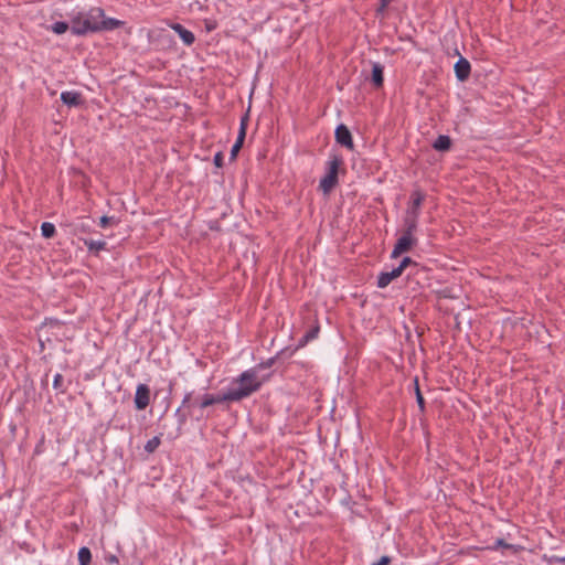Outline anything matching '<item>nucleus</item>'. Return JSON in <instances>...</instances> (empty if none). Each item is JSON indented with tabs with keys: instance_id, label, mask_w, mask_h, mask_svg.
<instances>
[{
	"instance_id": "13",
	"label": "nucleus",
	"mask_w": 565,
	"mask_h": 565,
	"mask_svg": "<svg viewBox=\"0 0 565 565\" xmlns=\"http://www.w3.org/2000/svg\"><path fill=\"white\" fill-rule=\"evenodd\" d=\"M384 67L380 63H372V83L375 88H380L383 86L384 76H383Z\"/></svg>"
},
{
	"instance_id": "7",
	"label": "nucleus",
	"mask_w": 565,
	"mask_h": 565,
	"mask_svg": "<svg viewBox=\"0 0 565 565\" xmlns=\"http://www.w3.org/2000/svg\"><path fill=\"white\" fill-rule=\"evenodd\" d=\"M471 72L470 63L467 58L460 57L455 64V74L458 81L465 82L469 78Z\"/></svg>"
},
{
	"instance_id": "15",
	"label": "nucleus",
	"mask_w": 565,
	"mask_h": 565,
	"mask_svg": "<svg viewBox=\"0 0 565 565\" xmlns=\"http://www.w3.org/2000/svg\"><path fill=\"white\" fill-rule=\"evenodd\" d=\"M433 147L437 151H448L451 147V139L449 136L440 135L434 141Z\"/></svg>"
},
{
	"instance_id": "5",
	"label": "nucleus",
	"mask_w": 565,
	"mask_h": 565,
	"mask_svg": "<svg viewBox=\"0 0 565 565\" xmlns=\"http://www.w3.org/2000/svg\"><path fill=\"white\" fill-rule=\"evenodd\" d=\"M150 404V388L147 384H139L135 394V406L142 411Z\"/></svg>"
},
{
	"instance_id": "16",
	"label": "nucleus",
	"mask_w": 565,
	"mask_h": 565,
	"mask_svg": "<svg viewBox=\"0 0 565 565\" xmlns=\"http://www.w3.org/2000/svg\"><path fill=\"white\" fill-rule=\"evenodd\" d=\"M247 125H248V114H245V116L242 117V119H241L239 131H238V136L236 138L234 146L241 147V148L243 147V143H244V140L246 137Z\"/></svg>"
},
{
	"instance_id": "30",
	"label": "nucleus",
	"mask_w": 565,
	"mask_h": 565,
	"mask_svg": "<svg viewBox=\"0 0 565 565\" xmlns=\"http://www.w3.org/2000/svg\"><path fill=\"white\" fill-rule=\"evenodd\" d=\"M392 562L390 556H382L376 563L372 565H388Z\"/></svg>"
},
{
	"instance_id": "4",
	"label": "nucleus",
	"mask_w": 565,
	"mask_h": 565,
	"mask_svg": "<svg viewBox=\"0 0 565 565\" xmlns=\"http://www.w3.org/2000/svg\"><path fill=\"white\" fill-rule=\"evenodd\" d=\"M416 243L417 239L414 236L403 233L392 250L391 258H397L399 255L409 252Z\"/></svg>"
},
{
	"instance_id": "29",
	"label": "nucleus",
	"mask_w": 565,
	"mask_h": 565,
	"mask_svg": "<svg viewBox=\"0 0 565 565\" xmlns=\"http://www.w3.org/2000/svg\"><path fill=\"white\" fill-rule=\"evenodd\" d=\"M391 0H381L380 7L376 9L377 14H383Z\"/></svg>"
},
{
	"instance_id": "6",
	"label": "nucleus",
	"mask_w": 565,
	"mask_h": 565,
	"mask_svg": "<svg viewBox=\"0 0 565 565\" xmlns=\"http://www.w3.org/2000/svg\"><path fill=\"white\" fill-rule=\"evenodd\" d=\"M334 137H335V141L352 150L353 149V139H352V135H351V131L349 130V128L343 125V124H340L337 128H335V132H334Z\"/></svg>"
},
{
	"instance_id": "23",
	"label": "nucleus",
	"mask_w": 565,
	"mask_h": 565,
	"mask_svg": "<svg viewBox=\"0 0 565 565\" xmlns=\"http://www.w3.org/2000/svg\"><path fill=\"white\" fill-rule=\"evenodd\" d=\"M53 387L54 390L58 391L60 393H65L66 388L64 386V377L62 374L57 373L54 376L53 380Z\"/></svg>"
},
{
	"instance_id": "28",
	"label": "nucleus",
	"mask_w": 565,
	"mask_h": 565,
	"mask_svg": "<svg viewBox=\"0 0 565 565\" xmlns=\"http://www.w3.org/2000/svg\"><path fill=\"white\" fill-rule=\"evenodd\" d=\"M498 547L513 548V545L508 544L503 539H498L495 541V545L493 546V548H498Z\"/></svg>"
},
{
	"instance_id": "19",
	"label": "nucleus",
	"mask_w": 565,
	"mask_h": 565,
	"mask_svg": "<svg viewBox=\"0 0 565 565\" xmlns=\"http://www.w3.org/2000/svg\"><path fill=\"white\" fill-rule=\"evenodd\" d=\"M79 565H89L92 562V553L88 547H81L78 551Z\"/></svg>"
},
{
	"instance_id": "35",
	"label": "nucleus",
	"mask_w": 565,
	"mask_h": 565,
	"mask_svg": "<svg viewBox=\"0 0 565 565\" xmlns=\"http://www.w3.org/2000/svg\"><path fill=\"white\" fill-rule=\"evenodd\" d=\"M559 562L565 563V557L559 558Z\"/></svg>"
},
{
	"instance_id": "8",
	"label": "nucleus",
	"mask_w": 565,
	"mask_h": 565,
	"mask_svg": "<svg viewBox=\"0 0 565 565\" xmlns=\"http://www.w3.org/2000/svg\"><path fill=\"white\" fill-rule=\"evenodd\" d=\"M425 200V194L418 190L414 191L411 195L409 206L406 211L407 215L419 216V209Z\"/></svg>"
},
{
	"instance_id": "22",
	"label": "nucleus",
	"mask_w": 565,
	"mask_h": 565,
	"mask_svg": "<svg viewBox=\"0 0 565 565\" xmlns=\"http://www.w3.org/2000/svg\"><path fill=\"white\" fill-rule=\"evenodd\" d=\"M68 29H71L70 24L64 22V21H57L55 23H53L51 25V30L55 33V34H63L65 33Z\"/></svg>"
},
{
	"instance_id": "12",
	"label": "nucleus",
	"mask_w": 565,
	"mask_h": 565,
	"mask_svg": "<svg viewBox=\"0 0 565 565\" xmlns=\"http://www.w3.org/2000/svg\"><path fill=\"white\" fill-rule=\"evenodd\" d=\"M225 397H227L226 392L220 395L205 394L200 403V407L205 408L214 404L228 402V398Z\"/></svg>"
},
{
	"instance_id": "34",
	"label": "nucleus",
	"mask_w": 565,
	"mask_h": 565,
	"mask_svg": "<svg viewBox=\"0 0 565 565\" xmlns=\"http://www.w3.org/2000/svg\"><path fill=\"white\" fill-rule=\"evenodd\" d=\"M177 415L180 416V424H183L185 422L186 415L185 414H181V409L180 408L177 409Z\"/></svg>"
},
{
	"instance_id": "31",
	"label": "nucleus",
	"mask_w": 565,
	"mask_h": 565,
	"mask_svg": "<svg viewBox=\"0 0 565 565\" xmlns=\"http://www.w3.org/2000/svg\"><path fill=\"white\" fill-rule=\"evenodd\" d=\"M191 397H192V394H191V393H188V394L184 396V398H183V401H182V406H183V407H189V408L191 407Z\"/></svg>"
},
{
	"instance_id": "1",
	"label": "nucleus",
	"mask_w": 565,
	"mask_h": 565,
	"mask_svg": "<svg viewBox=\"0 0 565 565\" xmlns=\"http://www.w3.org/2000/svg\"><path fill=\"white\" fill-rule=\"evenodd\" d=\"M124 25V21L106 18L102 8H92L86 13H78L71 21V32L83 36L88 33L111 31Z\"/></svg>"
},
{
	"instance_id": "24",
	"label": "nucleus",
	"mask_w": 565,
	"mask_h": 565,
	"mask_svg": "<svg viewBox=\"0 0 565 565\" xmlns=\"http://www.w3.org/2000/svg\"><path fill=\"white\" fill-rule=\"evenodd\" d=\"M159 445H160V437L154 436L147 441V444L145 445V450L147 452L151 454L159 447Z\"/></svg>"
},
{
	"instance_id": "14",
	"label": "nucleus",
	"mask_w": 565,
	"mask_h": 565,
	"mask_svg": "<svg viewBox=\"0 0 565 565\" xmlns=\"http://www.w3.org/2000/svg\"><path fill=\"white\" fill-rule=\"evenodd\" d=\"M417 223L418 216L405 214L403 233L414 236V233L417 231Z\"/></svg>"
},
{
	"instance_id": "17",
	"label": "nucleus",
	"mask_w": 565,
	"mask_h": 565,
	"mask_svg": "<svg viewBox=\"0 0 565 565\" xmlns=\"http://www.w3.org/2000/svg\"><path fill=\"white\" fill-rule=\"evenodd\" d=\"M319 331L320 327L318 324L310 328L299 340L298 347H305L309 341L316 339L318 337Z\"/></svg>"
},
{
	"instance_id": "9",
	"label": "nucleus",
	"mask_w": 565,
	"mask_h": 565,
	"mask_svg": "<svg viewBox=\"0 0 565 565\" xmlns=\"http://www.w3.org/2000/svg\"><path fill=\"white\" fill-rule=\"evenodd\" d=\"M61 100L70 107H78L84 104L82 94L78 92H63L61 94Z\"/></svg>"
},
{
	"instance_id": "33",
	"label": "nucleus",
	"mask_w": 565,
	"mask_h": 565,
	"mask_svg": "<svg viewBox=\"0 0 565 565\" xmlns=\"http://www.w3.org/2000/svg\"><path fill=\"white\" fill-rule=\"evenodd\" d=\"M105 559L108 564L118 565V558L115 555H107Z\"/></svg>"
},
{
	"instance_id": "10",
	"label": "nucleus",
	"mask_w": 565,
	"mask_h": 565,
	"mask_svg": "<svg viewBox=\"0 0 565 565\" xmlns=\"http://www.w3.org/2000/svg\"><path fill=\"white\" fill-rule=\"evenodd\" d=\"M401 276L399 269H392L391 271H382L377 277V287L385 288L387 287L394 279Z\"/></svg>"
},
{
	"instance_id": "11",
	"label": "nucleus",
	"mask_w": 565,
	"mask_h": 565,
	"mask_svg": "<svg viewBox=\"0 0 565 565\" xmlns=\"http://www.w3.org/2000/svg\"><path fill=\"white\" fill-rule=\"evenodd\" d=\"M171 28L179 34L184 44L191 45L194 43L195 36L191 31L186 30L179 23L172 24Z\"/></svg>"
},
{
	"instance_id": "3",
	"label": "nucleus",
	"mask_w": 565,
	"mask_h": 565,
	"mask_svg": "<svg viewBox=\"0 0 565 565\" xmlns=\"http://www.w3.org/2000/svg\"><path fill=\"white\" fill-rule=\"evenodd\" d=\"M342 162V158L337 154L331 156L330 160L328 161L327 174L320 180L319 184V188L324 194L330 193L332 189L338 184V172Z\"/></svg>"
},
{
	"instance_id": "21",
	"label": "nucleus",
	"mask_w": 565,
	"mask_h": 565,
	"mask_svg": "<svg viewBox=\"0 0 565 565\" xmlns=\"http://www.w3.org/2000/svg\"><path fill=\"white\" fill-rule=\"evenodd\" d=\"M414 384H415L416 402L418 404V407H419L420 412H424L425 411V399H424L423 394L420 392L417 377L414 380Z\"/></svg>"
},
{
	"instance_id": "18",
	"label": "nucleus",
	"mask_w": 565,
	"mask_h": 565,
	"mask_svg": "<svg viewBox=\"0 0 565 565\" xmlns=\"http://www.w3.org/2000/svg\"><path fill=\"white\" fill-rule=\"evenodd\" d=\"M84 244L89 252H98L106 248L105 241L84 239Z\"/></svg>"
},
{
	"instance_id": "25",
	"label": "nucleus",
	"mask_w": 565,
	"mask_h": 565,
	"mask_svg": "<svg viewBox=\"0 0 565 565\" xmlns=\"http://www.w3.org/2000/svg\"><path fill=\"white\" fill-rule=\"evenodd\" d=\"M409 265L416 266V263L411 257H404L401 264L395 269H399L402 275L406 267H408Z\"/></svg>"
},
{
	"instance_id": "26",
	"label": "nucleus",
	"mask_w": 565,
	"mask_h": 565,
	"mask_svg": "<svg viewBox=\"0 0 565 565\" xmlns=\"http://www.w3.org/2000/svg\"><path fill=\"white\" fill-rule=\"evenodd\" d=\"M113 223H115V218L106 216V215L102 216L100 220H99V225L102 227H106V226H108L109 224H113Z\"/></svg>"
},
{
	"instance_id": "20",
	"label": "nucleus",
	"mask_w": 565,
	"mask_h": 565,
	"mask_svg": "<svg viewBox=\"0 0 565 565\" xmlns=\"http://www.w3.org/2000/svg\"><path fill=\"white\" fill-rule=\"evenodd\" d=\"M41 231H42V235L45 238H51L55 234V226H54V224H52L50 222H44L41 225Z\"/></svg>"
},
{
	"instance_id": "27",
	"label": "nucleus",
	"mask_w": 565,
	"mask_h": 565,
	"mask_svg": "<svg viewBox=\"0 0 565 565\" xmlns=\"http://www.w3.org/2000/svg\"><path fill=\"white\" fill-rule=\"evenodd\" d=\"M223 161H224V156L222 152H217L215 153L214 156V159H213V162L214 164L217 167V168H222L223 167Z\"/></svg>"
},
{
	"instance_id": "32",
	"label": "nucleus",
	"mask_w": 565,
	"mask_h": 565,
	"mask_svg": "<svg viewBox=\"0 0 565 565\" xmlns=\"http://www.w3.org/2000/svg\"><path fill=\"white\" fill-rule=\"evenodd\" d=\"M239 150H241V147H236V146L233 145V147L231 149L230 159L231 160H235Z\"/></svg>"
},
{
	"instance_id": "2",
	"label": "nucleus",
	"mask_w": 565,
	"mask_h": 565,
	"mask_svg": "<svg viewBox=\"0 0 565 565\" xmlns=\"http://www.w3.org/2000/svg\"><path fill=\"white\" fill-rule=\"evenodd\" d=\"M264 381L265 379H259L256 367L249 369L233 380L232 386L226 392V398L228 402H239L257 392Z\"/></svg>"
}]
</instances>
